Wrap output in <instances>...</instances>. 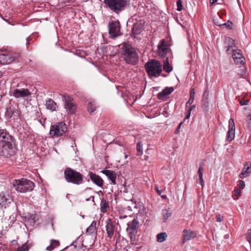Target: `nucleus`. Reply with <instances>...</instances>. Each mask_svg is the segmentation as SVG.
Instances as JSON below:
<instances>
[{
	"label": "nucleus",
	"mask_w": 251,
	"mask_h": 251,
	"mask_svg": "<svg viewBox=\"0 0 251 251\" xmlns=\"http://www.w3.org/2000/svg\"><path fill=\"white\" fill-rule=\"evenodd\" d=\"M121 54L126 63L135 65L138 63V54L136 50L130 44L124 43L122 45Z\"/></svg>",
	"instance_id": "f03ea898"
},
{
	"label": "nucleus",
	"mask_w": 251,
	"mask_h": 251,
	"mask_svg": "<svg viewBox=\"0 0 251 251\" xmlns=\"http://www.w3.org/2000/svg\"><path fill=\"white\" fill-rule=\"evenodd\" d=\"M221 17L219 15H218L217 17H214L213 21L214 24L220 27H222V23L221 22Z\"/></svg>",
	"instance_id": "58836bf2"
},
{
	"label": "nucleus",
	"mask_w": 251,
	"mask_h": 251,
	"mask_svg": "<svg viewBox=\"0 0 251 251\" xmlns=\"http://www.w3.org/2000/svg\"><path fill=\"white\" fill-rule=\"evenodd\" d=\"M62 97L64 102V108L66 109L68 114H74L77 109V105L74 100L68 94L63 95Z\"/></svg>",
	"instance_id": "9b49d317"
},
{
	"label": "nucleus",
	"mask_w": 251,
	"mask_h": 251,
	"mask_svg": "<svg viewBox=\"0 0 251 251\" xmlns=\"http://www.w3.org/2000/svg\"><path fill=\"white\" fill-rule=\"evenodd\" d=\"M110 207L108 202L105 200L102 199L100 203V210L101 213H106L109 210Z\"/></svg>",
	"instance_id": "bb28decb"
},
{
	"label": "nucleus",
	"mask_w": 251,
	"mask_h": 251,
	"mask_svg": "<svg viewBox=\"0 0 251 251\" xmlns=\"http://www.w3.org/2000/svg\"><path fill=\"white\" fill-rule=\"evenodd\" d=\"M176 6H177L176 10L178 11H181L182 10L183 6H182L181 0H177Z\"/></svg>",
	"instance_id": "a18cd8bd"
},
{
	"label": "nucleus",
	"mask_w": 251,
	"mask_h": 251,
	"mask_svg": "<svg viewBox=\"0 0 251 251\" xmlns=\"http://www.w3.org/2000/svg\"><path fill=\"white\" fill-rule=\"evenodd\" d=\"M67 130L66 125L64 122H59L51 126L50 134L51 137H59L64 134Z\"/></svg>",
	"instance_id": "1a4fd4ad"
},
{
	"label": "nucleus",
	"mask_w": 251,
	"mask_h": 251,
	"mask_svg": "<svg viewBox=\"0 0 251 251\" xmlns=\"http://www.w3.org/2000/svg\"><path fill=\"white\" fill-rule=\"evenodd\" d=\"M130 0H104V3L110 11L119 14L129 4Z\"/></svg>",
	"instance_id": "20e7f679"
},
{
	"label": "nucleus",
	"mask_w": 251,
	"mask_h": 251,
	"mask_svg": "<svg viewBox=\"0 0 251 251\" xmlns=\"http://www.w3.org/2000/svg\"><path fill=\"white\" fill-rule=\"evenodd\" d=\"M183 241H189L196 237V233L191 230H184Z\"/></svg>",
	"instance_id": "cd10ccee"
},
{
	"label": "nucleus",
	"mask_w": 251,
	"mask_h": 251,
	"mask_svg": "<svg viewBox=\"0 0 251 251\" xmlns=\"http://www.w3.org/2000/svg\"><path fill=\"white\" fill-rule=\"evenodd\" d=\"M97 106L94 102H89L87 104V109L89 113L92 114L96 110Z\"/></svg>",
	"instance_id": "473e14b6"
},
{
	"label": "nucleus",
	"mask_w": 251,
	"mask_h": 251,
	"mask_svg": "<svg viewBox=\"0 0 251 251\" xmlns=\"http://www.w3.org/2000/svg\"><path fill=\"white\" fill-rule=\"evenodd\" d=\"M232 44L231 45H228L227 49H226V52L228 54H231L232 53H233L234 51L235 50V47L232 45Z\"/></svg>",
	"instance_id": "c03bdc74"
},
{
	"label": "nucleus",
	"mask_w": 251,
	"mask_h": 251,
	"mask_svg": "<svg viewBox=\"0 0 251 251\" xmlns=\"http://www.w3.org/2000/svg\"><path fill=\"white\" fill-rule=\"evenodd\" d=\"M116 248H119L121 250L127 251V248L128 246V241L123 237H121L119 233H115Z\"/></svg>",
	"instance_id": "2eb2a0df"
},
{
	"label": "nucleus",
	"mask_w": 251,
	"mask_h": 251,
	"mask_svg": "<svg viewBox=\"0 0 251 251\" xmlns=\"http://www.w3.org/2000/svg\"><path fill=\"white\" fill-rule=\"evenodd\" d=\"M182 124H183V122H180V123L179 124V125H178V128H180V127H181V125H182Z\"/></svg>",
	"instance_id": "680f3d73"
},
{
	"label": "nucleus",
	"mask_w": 251,
	"mask_h": 251,
	"mask_svg": "<svg viewBox=\"0 0 251 251\" xmlns=\"http://www.w3.org/2000/svg\"><path fill=\"white\" fill-rule=\"evenodd\" d=\"M233 23L229 20L227 23H224L222 24L221 28L223 29L227 28L231 29L232 28Z\"/></svg>",
	"instance_id": "4c0bfd02"
},
{
	"label": "nucleus",
	"mask_w": 251,
	"mask_h": 251,
	"mask_svg": "<svg viewBox=\"0 0 251 251\" xmlns=\"http://www.w3.org/2000/svg\"><path fill=\"white\" fill-rule=\"evenodd\" d=\"M128 227L126 231L128 232L130 239V244L132 245H136L135 242V235L137 233V229L139 227V222L138 220L134 218L131 223L127 224Z\"/></svg>",
	"instance_id": "9d476101"
},
{
	"label": "nucleus",
	"mask_w": 251,
	"mask_h": 251,
	"mask_svg": "<svg viewBox=\"0 0 251 251\" xmlns=\"http://www.w3.org/2000/svg\"><path fill=\"white\" fill-rule=\"evenodd\" d=\"M26 46L28 47L30 44V41L31 40V39L29 37H28L26 38Z\"/></svg>",
	"instance_id": "6e6d98bb"
},
{
	"label": "nucleus",
	"mask_w": 251,
	"mask_h": 251,
	"mask_svg": "<svg viewBox=\"0 0 251 251\" xmlns=\"http://www.w3.org/2000/svg\"><path fill=\"white\" fill-rule=\"evenodd\" d=\"M88 176L91 180L99 187H102L103 185V180L101 177L91 171L88 172Z\"/></svg>",
	"instance_id": "aec40b11"
},
{
	"label": "nucleus",
	"mask_w": 251,
	"mask_h": 251,
	"mask_svg": "<svg viewBox=\"0 0 251 251\" xmlns=\"http://www.w3.org/2000/svg\"><path fill=\"white\" fill-rule=\"evenodd\" d=\"M121 24L118 20L110 21L108 24V33L110 38L115 39L121 36Z\"/></svg>",
	"instance_id": "6e6552de"
},
{
	"label": "nucleus",
	"mask_w": 251,
	"mask_h": 251,
	"mask_svg": "<svg viewBox=\"0 0 251 251\" xmlns=\"http://www.w3.org/2000/svg\"><path fill=\"white\" fill-rule=\"evenodd\" d=\"M167 237V235L166 232H161L157 234V241L159 243L164 242Z\"/></svg>",
	"instance_id": "f704fd0d"
},
{
	"label": "nucleus",
	"mask_w": 251,
	"mask_h": 251,
	"mask_svg": "<svg viewBox=\"0 0 251 251\" xmlns=\"http://www.w3.org/2000/svg\"><path fill=\"white\" fill-rule=\"evenodd\" d=\"M195 107H196L195 105H191L189 107L188 110L191 112L195 108Z\"/></svg>",
	"instance_id": "4d7b16f0"
},
{
	"label": "nucleus",
	"mask_w": 251,
	"mask_h": 251,
	"mask_svg": "<svg viewBox=\"0 0 251 251\" xmlns=\"http://www.w3.org/2000/svg\"><path fill=\"white\" fill-rule=\"evenodd\" d=\"M216 219L217 222H220L223 220V217L220 214H218L216 215Z\"/></svg>",
	"instance_id": "3c124183"
},
{
	"label": "nucleus",
	"mask_w": 251,
	"mask_h": 251,
	"mask_svg": "<svg viewBox=\"0 0 251 251\" xmlns=\"http://www.w3.org/2000/svg\"><path fill=\"white\" fill-rule=\"evenodd\" d=\"M144 22L142 21H139L134 24L131 36L133 38H136V36L140 34L143 30Z\"/></svg>",
	"instance_id": "6ab92c4d"
},
{
	"label": "nucleus",
	"mask_w": 251,
	"mask_h": 251,
	"mask_svg": "<svg viewBox=\"0 0 251 251\" xmlns=\"http://www.w3.org/2000/svg\"><path fill=\"white\" fill-rule=\"evenodd\" d=\"M46 107L47 109L51 111H55L56 110V103L51 99H49L46 101Z\"/></svg>",
	"instance_id": "c756f323"
},
{
	"label": "nucleus",
	"mask_w": 251,
	"mask_h": 251,
	"mask_svg": "<svg viewBox=\"0 0 251 251\" xmlns=\"http://www.w3.org/2000/svg\"><path fill=\"white\" fill-rule=\"evenodd\" d=\"M2 75V73L0 71V77H1Z\"/></svg>",
	"instance_id": "774afa93"
},
{
	"label": "nucleus",
	"mask_w": 251,
	"mask_h": 251,
	"mask_svg": "<svg viewBox=\"0 0 251 251\" xmlns=\"http://www.w3.org/2000/svg\"><path fill=\"white\" fill-rule=\"evenodd\" d=\"M249 230H248V235L246 236V238L247 241L250 243V246H251V235L250 234V233L249 232Z\"/></svg>",
	"instance_id": "603ef678"
},
{
	"label": "nucleus",
	"mask_w": 251,
	"mask_h": 251,
	"mask_svg": "<svg viewBox=\"0 0 251 251\" xmlns=\"http://www.w3.org/2000/svg\"><path fill=\"white\" fill-rule=\"evenodd\" d=\"M91 188H87L86 189H85V192L84 193V198H85V200L86 201H88L90 200V199L91 198H92V201L93 202H94V205H96V203H95V201H94V196H93V195H90V197L88 198V197H87V196H86L85 195V193L88 191V190H91Z\"/></svg>",
	"instance_id": "a19ab883"
},
{
	"label": "nucleus",
	"mask_w": 251,
	"mask_h": 251,
	"mask_svg": "<svg viewBox=\"0 0 251 251\" xmlns=\"http://www.w3.org/2000/svg\"><path fill=\"white\" fill-rule=\"evenodd\" d=\"M191 112L189 110H187L185 117V119H188L190 118Z\"/></svg>",
	"instance_id": "5fc2aeb1"
},
{
	"label": "nucleus",
	"mask_w": 251,
	"mask_h": 251,
	"mask_svg": "<svg viewBox=\"0 0 251 251\" xmlns=\"http://www.w3.org/2000/svg\"><path fill=\"white\" fill-rule=\"evenodd\" d=\"M31 95V93L27 89H15L13 91V95L17 99L25 98Z\"/></svg>",
	"instance_id": "412c9836"
},
{
	"label": "nucleus",
	"mask_w": 251,
	"mask_h": 251,
	"mask_svg": "<svg viewBox=\"0 0 251 251\" xmlns=\"http://www.w3.org/2000/svg\"><path fill=\"white\" fill-rule=\"evenodd\" d=\"M145 69L150 78L158 77L162 72V65L155 59H151L145 64Z\"/></svg>",
	"instance_id": "39448f33"
},
{
	"label": "nucleus",
	"mask_w": 251,
	"mask_h": 251,
	"mask_svg": "<svg viewBox=\"0 0 251 251\" xmlns=\"http://www.w3.org/2000/svg\"><path fill=\"white\" fill-rule=\"evenodd\" d=\"M127 157H128V155H127V154H125V159L127 158Z\"/></svg>",
	"instance_id": "338daca9"
},
{
	"label": "nucleus",
	"mask_w": 251,
	"mask_h": 251,
	"mask_svg": "<svg viewBox=\"0 0 251 251\" xmlns=\"http://www.w3.org/2000/svg\"><path fill=\"white\" fill-rule=\"evenodd\" d=\"M158 55L165 59L170 58L172 59L173 57L172 51L170 48L169 45L166 43L164 40H161L157 46Z\"/></svg>",
	"instance_id": "0eeeda50"
},
{
	"label": "nucleus",
	"mask_w": 251,
	"mask_h": 251,
	"mask_svg": "<svg viewBox=\"0 0 251 251\" xmlns=\"http://www.w3.org/2000/svg\"><path fill=\"white\" fill-rule=\"evenodd\" d=\"M97 222L95 221H94L91 225L87 228L86 229V233L87 234H93L96 233L97 232Z\"/></svg>",
	"instance_id": "c85d7f7f"
},
{
	"label": "nucleus",
	"mask_w": 251,
	"mask_h": 251,
	"mask_svg": "<svg viewBox=\"0 0 251 251\" xmlns=\"http://www.w3.org/2000/svg\"><path fill=\"white\" fill-rule=\"evenodd\" d=\"M251 167V163L249 161L246 162L244 165V167L243 169L242 172L239 175V177L241 178H244L250 176L251 171H250Z\"/></svg>",
	"instance_id": "393cba45"
},
{
	"label": "nucleus",
	"mask_w": 251,
	"mask_h": 251,
	"mask_svg": "<svg viewBox=\"0 0 251 251\" xmlns=\"http://www.w3.org/2000/svg\"><path fill=\"white\" fill-rule=\"evenodd\" d=\"M15 189L20 193H26L33 190L35 185L32 181L23 178L21 179H15L13 182Z\"/></svg>",
	"instance_id": "423d86ee"
},
{
	"label": "nucleus",
	"mask_w": 251,
	"mask_h": 251,
	"mask_svg": "<svg viewBox=\"0 0 251 251\" xmlns=\"http://www.w3.org/2000/svg\"><path fill=\"white\" fill-rule=\"evenodd\" d=\"M31 244H28L27 242H26L21 247L18 248L17 251H28L29 249L31 248Z\"/></svg>",
	"instance_id": "c9c22d12"
},
{
	"label": "nucleus",
	"mask_w": 251,
	"mask_h": 251,
	"mask_svg": "<svg viewBox=\"0 0 251 251\" xmlns=\"http://www.w3.org/2000/svg\"><path fill=\"white\" fill-rule=\"evenodd\" d=\"M243 113L244 118L242 120L243 126L246 129L251 131V110L250 108L247 107L243 108Z\"/></svg>",
	"instance_id": "4468645a"
},
{
	"label": "nucleus",
	"mask_w": 251,
	"mask_h": 251,
	"mask_svg": "<svg viewBox=\"0 0 251 251\" xmlns=\"http://www.w3.org/2000/svg\"><path fill=\"white\" fill-rule=\"evenodd\" d=\"M17 54L8 53L0 54V64H10L19 58Z\"/></svg>",
	"instance_id": "dca6fc26"
},
{
	"label": "nucleus",
	"mask_w": 251,
	"mask_h": 251,
	"mask_svg": "<svg viewBox=\"0 0 251 251\" xmlns=\"http://www.w3.org/2000/svg\"><path fill=\"white\" fill-rule=\"evenodd\" d=\"M204 163L201 162L199 164V168L198 174L199 177L200 183L201 185L202 188H203L204 184V180L203 179V166Z\"/></svg>",
	"instance_id": "a878e982"
},
{
	"label": "nucleus",
	"mask_w": 251,
	"mask_h": 251,
	"mask_svg": "<svg viewBox=\"0 0 251 251\" xmlns=\"http://www.w3.org/2000/svg\"><path fill=\"white\" fill-rule=\"evenodd\" d=\"M172 62V59L170 58H166L163 60V70L168 74H169L173 71V66L170 63Z\"/></svg>",
	"instance_id": "5701e85b"
},
{
	"label": "nucleus",
	"mask_w": 251,
	"mask_h": 251,
	"mask_svg": "<svg viewBox=\"0 0 251 251\" xmlns=\"http://www.w3.org/2000/svg\"><path fill=\"white\" fill-rule=\"evenodd\" d=\"M179 129H180V128H178V126H177V127L176 130V133H178L179 132Z\"/></svg>",
	"instance_id": "bf43d9fd"
},
{
	"label": "nucleus",
	"mask_w": 251,
	"mask_h": 251,
	"mask_svg": "<svg viewBox=\"0 0 251 251\" xmlns=\"http://www.w3.org/2000/svg\"><path fill=\"white\" fill-rule=\"evenodd\" d=\"M195 92L194 91V89L192 88L190 90V98L188 101L186 103V106L188 107V105H191V104L193 102L194 99H195Z\"/></svg>",
	"instance_id": "2f4dec72"
},
{
	"label": "nucleus",
	"mask_w": 251,
	"mask_h": 251,
	"mask_svg": "<svg viewBox=\"0 0 251 251\" xmlns=\"http://www.w3.org/2000/svg\"><path fill=\"white\" fill-rule=\"evenodd\" d=\"M13 200V198L8 191L0 192V208L2 210L6 208Z\"/></svg>",
	"instance_id": "f8f14e48"
},
{
	"label": "nucleus",
	"mask_w": 251,
	"mask_h": 251,
	"mask_svg": "<svg viewBox=\"0 0 251 251\" xmlns=\"http://www.w3.org/2000/svg\"><path fill=\"white\" fill-rule=\"evenodd\" d=\"M162 214L163 216L164 222H165L172 215V212L169 209H163Z\"/></svg>",
	"instance_id": "72a5a7b5"
},
{
	"label": "nucleus",
	"mask_w": 251,
	"mask_h": 251,
	"mask_svg": "<svg viewBox=\"0 0 251 251\" xmlns=\"http://www.w3.org/2000/svg\"><path fill=\"white\" fill-rule=\"evenodd\" d=\"M249 100L248 99H242L239 100V103L241 105H245L248 103Z\"/></svg>",
	"instance_id": "de8ad7c7"
},
{
	"label": "nucleus",
	"mask_w": 251,
	"mask_h": 251,
	"mask_svg": "<svg viewBox=\"0 0 251 251\" xmlns=\"http://www.w3.org/2000/svg\"><path fill=\"white\" fill-rule=\"evenodd\" d=\"M235 126L233 119L230 118L228 121V130L226 135V140L230 142L235 137Z\"/></svg>",
	"instance_id": "a211bd4d"
},
{
	"label": "nucleus",
	"mask_w": 251,
	"mask_h": 251,
	"mask_svg": "<svg viewBox=\"0 0 251 251\" xmlns=\"http://www.w3.org/2000/svg\"><path fill=\"white\" fill-rule=\"evenodd\" d=\"M228 41H229V42H231V41L233 42V41L232 40V39L229 38H228Z\"/></svg>",
	"instance_id": "69168bd1"
},
{
	"label": "nucleus",
	"mask_w": 251,
	"mask_h": 251,
	"mask_svg": "<svg viewBox=\"0 0 251 251\" xmlns=\"http://www.w3.org/2000/svg\"><path fill=\"white\" fill-rule=\"evenodd\" d=\"M155 190L158 195H161L162 191L159 190L156 185L155 186Z\"/></svg>",
	"instance_id": "864d4df0"
},
{
	"label": "nucleus",
	"mask_w": 251,
	"mask_h": 251,
	"mask_svg": "<svg viewBox=\"0 0 251 251\" xmlns=\"http://www.w3.org/2000/svg\"><path fill=\"white\" fill-rule=\"evenodd\" d=\"M201 105L204 110H207L209 106V100L205 99H201Z\"/></svg>",
	"instance_id": "ea45409f"
},
{
	"label": "nucleus",
	"mask_w": 251,
	"mask_h": 251,
	"mask_svg": "<svg viewBox=\"0 0 251 251\" xmlns=\"http://www.w3.org/2000/svg\"><path fill=\"white\" fill-rule=\"evenodd\" d=\"M126 217H127L126 216H120V218L121 219V218H126Z\"/></svg>",
	"instance_id": "0e129e2a"
},
{
	"label": "nucleus",
	"mask_w": 251,
	"mask_h": 251,
	"mask_svg": "<svg viewBox=\"0 0 251 251\" xmlns=\"http://www.w3.org/2000/svg\"><path fill=\"white\" fill-rule=\"evenodd\" d=\"M242 56L241 51L239 50H235L232 55L233 59H234V57H242Z\"/></svg>",
	"instance_id": "49530a36"
},
{
	"label": "nucleus",
	"mask_w": 251,
	"mask_h": 251,
	"mask_svg": "<svg viewBox=\"0 0 251 251\" xmlns=\"http://www.w3.org/2000/svg\"><path fill=\"white\" fill-rule=\"evenodd\" d=\"M106 231L107 237L109 239L113 236L115 230V224L110 218H108L106 221Z\"/></svg>",
	"instance_id": "f3484780"
},
{
	"label": "nucleus",
	"mask_w": 251,
	"mask_h": 251,
	"mask_svg": "<svg viewBox=\"0 0 251 251\" xmlns=\"http://www.w3.org/2000/svg\"><path fill=\"white\" fill-rule=\"evenodd\" d=\"M101 172L111 180V184H116V174L114 171L109 170H104Z\"/></svg>",
	"instance_id": "b1692460"
},
{
	"label": "nucleus",
	"mask_w": 251,
	"mask_h": 251,
	"mask_svg": "<svg viewBox=\"0 0 251 251\" xmlns=\"http://www.w3.org/2000/svg\"><path fill=\"white\" fill-rule=\"evenodd\" d=\"M59 245L60 242L58 240L51 239L50 240V245L47 247L46 250L50 251H52Z\"/></svg>",
	"instance_id": "7c9ffc66"
},
{
	"label": "nucleus",
	"mask_w": 251,
	"mask_h": 251,
	"mask_svg": "<svg viewBox=\"0 0 251 251\" xmlns=\"http://www.w3.org/2000/svg\"><path fill=\"white\" fill-rule=\"evenodd\" d=\"M233 59L237 64H242L244 63V58L242 56V57H234Z\"/></svg>",
	"instance_id": "37998d69"
},
{
	"label": "nucleus",
	"mask_w": 251,
	"mask_h": 251,
	"mask_svg": "<svg viewBox=\"0 0 251 251\" xmlns=\"http://www.w3.org/2000/svg\"><path fill=\"white\" fill-rule=\"evenodd\" d=\"M238 185L240 189H243L245 186V182L242 180H240L238 181Z\"/></svg>",
	"instance_id": "09e8293b"
},
{
	"label": "nucleus",
	"mask_w": 251,
	"mask_h": 251,
	"mask_svg": "<svg viewBox=\"0 0 251 251\" xmlns=\"http://www.w3.org/2000/svg\"><path fill=\"white\" fill-rule=\"evenodd\" d=\"M20 115L21 112L17 106L10 105L6 108L5 116L7 119H10L13 117L14 119H18L20 118Z\"/></svg>",
	"instance_id": "ddd939ff"
},
{
	"label": "nucleus",
	"mask_w": 251,
	"mask_h": 251,
	"mask_svg": "<svg viewBox=\"0 0 251 251\" xmlns=\"http://www.w3.org/2000/svg\"><path fill=\"white\" fill-rule=\"evenodd\" d=\"M64 176L68 183L79 185L84 183V176L80 172L70 167L64 170Z\"/></svg>",
	"instance_id": "7ed1b4c3"
},
{
	"label": "nucleus",
	"mask_w": 251,
	"mask_h": 251,
	"mask_svg": "<svg viewBox=\"0 0 251 251\" xmlns=\"http://www.w3.org/2000/svg\"><path fill=\"white\" fill-rule=\"evenodd\" d=\"M16 152L15 138L5 129H0V156L8 158Z\"/></svg>",
	"instance_id": "f257e3e1"
},
{
	"label": "nucleus",
	"mask_w": 251,
	"mask_h": 251,
	"mask_svg": "<svg viewBox=\"0 0 251 251\" xmlns=\"http://www.w3.org/2000/svg\"><path fill=\"white\" fill-rule=\"evenodd\" d=\"M208 92L207 90H205L202 95V99H205L208 100Z\"/></svg>",
	"instance_id": "8fccbe9b"
},
{
	"label": "nucleus",
	"mask_w": 251,
	"mask_h": 251,
	"mask_svg": "<svg viewBox=\"0 0 251 251\" xmlns=\"http://www.w3.org/2000/svg\"><path fill=\"white\" fill-rule=\"evenodd\" d=\"M160 75H161L163 77H166L167 76V75H165V74H163L161 73Z\"/></svg>",
	"instance_id": "e2e57ef3"
},
{
	"label": "nucleus",
	"mask_w": 251,
	"mask_h": 251,
	"mask_svg": "<svg viewBox=\"0 0 251 251\" xmlns=\"http://www.w3.org/2000/svg\"><path fill=\"white\" fill-rule=\"evenodd\" d=\"M241 195V191L238 188H235L234 190L233 196H232L234 200H237Z\"/></svg>",
	"instance_id": "79ce46f5"
},
{
	"label": "nucleus",
	"mask_w": 251,
	"mask_h": 251,
	"mask_svg": "<svg viewBox=\"0 0 251 251\" xmlns=\"http://www.w3.org/2000/svg\"><path fill=\"white\" fill-rule=\"evenodd\" d=\"M218 0H210V4H213L215 2L217 1Z\"/></svg>",
	"instance_id": "13d9d810"
},
{
	"label": "nucleus",
	"mask_w": 251,
	"mask_h": 251,
	"mask_svg": "<svg viewBox=\"0 0 251 251\" xmlns=\"http://www.w3.org/2000/svg\"><path fill=\"white\" fill-rule=\"evenodd\" d=\"M136 150L137 151V155H141L143 153V145L141 142L137 143L136 146Z\"/></svg>",
	"instance_id": "e433bc0d"
},
{
	"label": "nucleus",
	"mask_w": 251,
	"mask_h": 251,
	"mask_svg": "<svg viewBox=\"0 0 251 251\" xmlns=\"http://www.w3.org/2000/svg\"><path fill=\"white\" fill-rule=\"evenodd\" d=\"M163 199H166L167 196L166 195H160Z\"/></svg>",
	"instance_id": "052dcab7"
},
{
	"label": "nucleus",
	"mask_w": 251,
	"mask_h": 251,
	"mask_svg": "<svg viewBox=\"0 0 251 251\" xmlns=\"http://www.w3.org/2000/svg\"><path fill=\"white\" fill-rule=\"evenodd\" d=\"M174 90L173 87H166L157 95V98L160 100H163L168 95L172 93Z\"/></svg>",
	"instance_id": "4be33fe9"
}]
</instances>
